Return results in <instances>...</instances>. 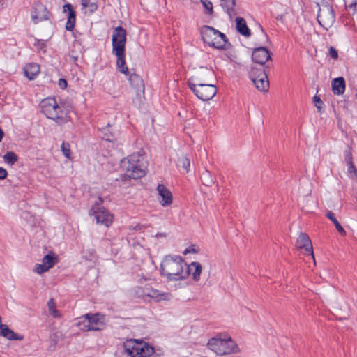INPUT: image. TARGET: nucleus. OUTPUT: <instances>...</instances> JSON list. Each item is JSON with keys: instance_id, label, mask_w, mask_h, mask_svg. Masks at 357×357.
Here are the masks:
<instances>
[{"instance_id": "nucleus-26", "label": "nucleus", "mask_w": 357, "mask_h": 357, "mask_svg": "<svg viewBox=\"0 0 357 357\" xmlns=\"http://www.w3.org/2000/svg\"><path fill=\"white\" fill-rule=\"evenodd\" d=\"M40 72V66L36 63H29L24 67L25 75L30 79H35Z\"/></svg>"}, {"instance_id": "nucleus-15", "label": "nucleus", "mask_w": 357, "mask_h": 357, "mask_svg": "<svg viewBox=\"0 0 357 357\" xmlns=\"http://www.w3.org/2000/svg\"><path fill=\"white\" fill-rule=\"evenodd\" d=\"M31 19L34 24H38L43 20H47L48 12L45 6L38 3L35 4L33 8L31 10Z\"/></svg>"}, {"instance_id": "nucleus-7", "label": "nucleus", "mask_w": 357, "mask_h": 357, "mask_svg": "<svg viewBox=\"0 0 357 357\" xmlns=\"http://www.w3.org/2000/svg\"><path fill=\"white\" fill-rule=\"evenodd\" d=\"M201 34L204 43L211 47L220 49L225 45V35L213 27L208 26H203L201 29Z\"/></svg>"}, {"instance_id": "nucleus-32", "label": "nucleus", "mask_w": 357, "mask_h": 357, "mask_svg": "<svg viewBox=\"0 0 357 357\" xmlns=\"http://www.w3.org/2000/svg\"><path fill=\"white\" fill-rule=\"evenodd\" d=\"M61 152L63 155L68 160H72V151L70 149V145L68 142H63L61 146Z\"/></svg>"}, {"instance_id": "nucleus-45", "label": "nucleus", "mask_w": 357, "mask_h": 357, "mask_svg": "<svg viewBox=\"0 0 357 357\" xmlns=\"http://www.w3.org/2000/svg\"><path fill=\"white\" fill-rule=\"evenodd\" d=\"M160 236H165V234H158V238L160 237Z\"/></svg>"}, {"instance_id": "nucleus-42", "label": "nucleus", "mask_w": 357, "mask_h": 357, "mask_svg": "<svg viewBox=\"0 0 357 357\" xmlns=\"http://www.w3.org/2000/svg\"><path fill=\"white\" fill-rule=\"evenodd\" d=\"M344 155L347 164L348 162H352V157L351 153L349 151H345Z\"/></svg>"}, {"instance_id": "nucleus-22", "label": "nucleus", "mask_w": 357, "mask_h": 357, "mask_svg": "<svg viewBox=\"0 0 357 357\" xmlns=\"http://www.w3.org/2000/svg\"><path fill=\"white\" fill-rule=\"evenodd\" d=\"M332 91L335 95H342L345 91V81L342 77L335 78L332 81Z\"/></svg>"}, {"instance_id": "nucleus-9", "label": "nucleus", "mask_w": 357, "mask_h": 357, "mask_svg": "<svg viewBox=\"0 0 357 357\" xmlns=\"http://www.w3.org/2000/svg\"><path fill=\"white\" fill-rule=\"evenodd\" d=\"M104 325V317L99 314H86L82 317H80L77 322L79 328L84 331H98L100 330Z\"/></svg>"}, {"instance_id": "nucleus-31", "label": "nucleus", "mask_w": 357, "mask_h": 357, "mask_svg": "<svg viewBox=\"0 0 357 357\" xmlns=\"http://www.w3.org/2000/svg\"><path fill=\"white\" fill-rule=\"evenodd\" d=\"M201 179L203 184L207 186H210L214 183L212 175L208 170H205L202 172Z\"/></svg>"}, {"instance_id": "nucleus-19", "label": "nucleus", "mask_w": 357, "mask_h": 357, "mask_svg": "<svg viewBox=\"0 0 357 357\" xmlns=\"http://www.w3.org/2000/svg\"><path fill=\"white\" fill-rule=\"evenodd\" d=\"M296 245L299 249L304 248L307 252L310 253L312 259L314 261L312 242L307 234L301 233L296 241Z\"/></svg>"}, {"instance_id": "nucleus-14", "label": "nucleus", "mask_w": 357, "mask_h": 357, "mask_svg": "<svg viewBox=\"0 0 357 357\" xmlns=\"http://www.w3.org/2000/svg\"><path fill=\"white\" fill-rule=\"evenodd\" d=\"M158 201L165 207H170L173 203V195L170 190L162 184L158 185Z\"/></svg>"}, {"instance_id": "nucleus-5", "label": "nucleus", "mask_w": 357, "mask_h": 357, "mask_svg": "<svg viewBox=\"0 0 357 357\" xmlns=\"http://www.w3.org/2000/svg\"><path fill=\"white\" fill-rule=\"evenodd\" d=\"M40 107L42 112L58 124H63L69 121L66 111L56 102L54 98L44 99L40 103Z\"/></svg>"}, {"instance_id": "nucleus-36", "label": "nucleus", "mask_w": 357, "mask_h": 357, "mask_svg": "<svg viewBox=\"0 0 357 357\" xmlns=\"http://www.w3.org/2000/svg\"><path fill=\"white\" fill-rule=\"evenodd\" d=\"M313 102H314L315 107H317V109H318V111L320 112L322 108V105H323V102L321 101L320 98L319 96H315L313 98Z\"/></svg>"}, {"instance_id": "nucleus-29", "label": "nucleus", "mask_w": 357, "mask_h": 357, "mask_svg": "<svg viewBox=\"0 0 357 357\" xmlns=\"http://www.w3.org/2000/svg\"><path fill=\"white\" fill-rule=\"evenodd\" d=\"M129 80L134 88L139 89L143 87V80L138 75L135 74L130 75Z\"/></svg>"}, {"instance_id": "nucleus-3", "label": "nucleus", "mask_w": 357, "mask_h": 357, "mask_svg": "<svg viewBox=\"0 0 357 357\" xmlns=\"http://www.w3.org/2000/svg\"><path fill=\"white\" fill-rule=\"evenodd\" d=\"M121 166L125 172V178L137 179L146 174L145 162L142 156L139 154H132L123 159Z\"/></svg>"}, {"instance_id": "nucleus-24", "label": "nucleus", "mask_w": 357, "mask_h": 357, "mask_svg": "<svg viewBox=\"0 0 357 357\" xmlns=\"http://www.w3.org/2000/svg\"><path fill=\"white\" fill-rule=\"evenodd\" d=\"M81 5L84 13L91 15L98 9L96 0H81Z\"/></svg>"}, {"instance_id": "nucleus-34", "label": "nucleus", "mask_w": 357, "mask_h": 357, "mask_svg": "<svg viewBox=\"0 0 357 357\" xmlns=\"http://www.w3.org/2000/svg\"><path fill=\"white\" fill-rule=\"evenodd\" d=\"M172 298V295L169 292L159 293L158 291V302L162 301H170Z\"/></svg>"}, {"instance_id": "nucleus-4", "label": "nucleus", "mask_w": 357, "mask_h": 357, "mask_svg": "<svg viewBox=\"0 0 357 357\" xmlns=\"http://www.w3.org/2000/svg\"><path fill=\"white\" fill-rule=\"evenodd\" d=\"M207 347L218 356H226L239 352L238 345L230 337H222L221 335H217L208 340Z\"/></svg>"}, {"instance_id": "nucleus-46", "label": "nucleus", "mask_w": 357, "mask_h": 357, "mask_svg": "<svg viewBox=\"0 0 357 357\" xmlns=\"http://www.w3.org/2000/svg\"><path fill=\"white\" fill-rule=\"evenodd\" d=\"M73 59H74V61H76L77 58L76 57H73Z\"/></svg>"}, {"instance_id": "nucleus-2", "label": "nucleus", "mask_w": 357, "mask_h": 357, "mask_svg": "<svg viewBox=\"0 0 357 357\" xmlns=\"http://www.w3.org/2000/svg\"><path fill=\"white\" fill-rule=\"evenodd\" d=\"M112 53L116 56L118 70L126 76H129L128 68L126 65L125 51L126 31L121 26L115 28L112 36Z\"/></svg>"}, {"instance_id": "nucleus-16", "label": "nucleus", "mask_w": 357, "mask_h": 357, "mask_svg": "<svg viewBox=\"0 0 357 357\" xmlns=\"http://www.w3.org/2000/svg\"><path fill=\"white\" fill-rule=\"evenodd\" d=\"M252 61L261 66L271 59L269 51L263 47L255 48L252 54Z\"/></svg>"}, {"instance_id": "nucleus-33", "label": "nucleus", "mask_w": 357, "mask_h": 357, "mask_svg": "<svg viewBox=\"0 0 357 357\" xmlns=\"http://www.w3.org/2000/svg\"><path fill=\"white\" fill-rule=\"evenodd\" d=\"M3 160L5 162L12 165L17 161L18 157L14 152L10 151L3 155Z\"/></svg>"}, {"instance_id": "nucleus-8", "label": "nucleus", "mask_w": 357, "mask_h": 357, "mask_svg": "<svg viewBox=\"0 0 357 357\" xmlns=\"http://www.w3.org/2000/svg\"><path fill=\"white\" fill-rule=\"evenodd\" d=\"M188 86L195 95L203 101L211 100L217 93L216 86L213 84L194 83L191 80H189Z\"/></svg>"}, {"instance_id": "nucleus-18", "label": "nucleus", "mask_w": 357, "mask_h": 357, "mask_svg": "<svg viewBox=\"0 0 357 357\" xmlns=\"http://www.w3.org/2000/svg\"><path fill=\"white\" fill-rule=\"evenodd\" d=\"M214 77V73L212 70L207 68H200L196 73L195 77L190 79L196 81L197 83H208Z\"/></svg>"}, {"instance_id": "nucleus-25", "label": "nucleus", "mask_w": 357, "mask_h": 357, "mask_svg": "<svg viewBox=\"0 0 357 357\" xmlns=\"http://www.w3.org/2000/svg\"><path fill=\"white\" fill-rule=\"evenodd\" d=\"M0 335L8 339V340H22L13 331L10 329L7 325H1Z\"/></svg>"}, {"instance_id": "nucleus-38", "label": "nucleus", "mask_w": 357, "mask_h": 357, "mask_svg": "<svg viewBox=\"0 0 357 357\" xmlns=\"http://www.w3.org/2000/svg\"><path fill=\"white\" fill-rule=\"evenodd\" d=\"M329 55L333 59H337L338 58L337 51L332 46L329 47Z\"/></svg>"}, {"instance_id": "nucleus-37", "label": "nucleus", "mask_w": 357, "mask_h": 357, "mask_svg": "<svg viewBox=\"0 0 357 357\" xmlns=\"http://www.w3.org/2000/svg\"><path fill=\"white\" fill-rule=\"evenodd\" d=\"M347 7L352 10V15H357V1H354Z\"/></svg>"}, {"instance_id": "nucleus-21", "label": "nucleus", "mask_w": 357, "mask_h": 357, "mask_svg": "<svg viewBox=\"0 0 357 357\" xmlns=\"http://www.w3.org/2000/svg\"><path fill=\"white\" fill-rule=\"evenodd\" d=\"M236 1V0H221V6L227 12L230 19L238 13Z\"/></svg>"}, {"instance_id": "nucleus-27", "label": "nucleus", "mask_w": 357, "mask_h": 357, "mask_svg": "<svg viewBox=\"0 0 357 357\" xmlns=\"http://www.w3.org/2000/svg\"><path fill=\"white\" fill-rule=\"evenodd\" d=\"M176 165L178 167L183 169V170H185V172H188L190 171V159L183 153L178 155V160L176 162Z\"/></svg>"}, {"instance_id": "nucleus-35", "label": "nucleus", "mask_w": 357, "mask_h": 357, "mask_svg": "<svg viewBox=\"0 0 357 357\" xmlns=\"http://www.w3.org/2000/svg\"><path fill=\"white\" fill-rule=\"evenodd\" d=\"M203 6L207 10L208 14H211L213 13V3L209 0H200Z\"/></svg>"}, {"instance_id": "nucleus-11", "label": "nucleus", "mask_w": 357, "mask_h": 357, "mask_svg": "<svg viewBox=\"0 0 357 357\" xmlns=\"http://www.w3.org/2000/svg\"><path fill=\"white\" fill-rule=\"evenodd\" d=\"M103 202L101 197H98L95 205L91 209V215H94L96 223L109 227L114 220V216L106 208L99 205Z\"/></svg>"}, {"instance_id": "nucleus-44", "label": "nucleus", "mask_w": 357, "mask_h": 357, "mask_svg": "<svg viewBox=\"0 0 357 357\" xmlns=\"http://www.w3.org/2000/svg\"><path fill=\"white\" fill-rule=\"evenodd\" d=\"M347 165L349 167H348V170H349V172H351L355 170V167H354V165L353 162H348Z\"/></svg>"}, {"instance_id": "nucleus-12", "label": "nucleus", "mask_w": 357, "mask_h": 357, "mask_svg": "<svg viewBox=\"0 0 357 357\" xmlns=\"http://www.w3.org/2000/svg\"><path fill=\"white\" fill-rule=\"evenodd\" d=\"M335 20V15L333 8L328 3L323 4L319 8L317 21L319 24L326 30L331 28Z\"/></svg>"}, {"instance_id": "nucleus-41", "label": "nucleus", "mask_w": 357, "mask_h": 357, "mask_svg": "<svg viewBox=\"0 0 357 357\" xmlns=\"http://www.w3.org/2000/svg\"><path fill=\"white\" fill-rule=\"evenodd\" d=\"M59 86L61 89H64L67 86V82L64 79H60L58 82Z\"/></svg>"}, {"instance_id": "nucleus-13", "label": "nucleus", "mask_w": 357, "mask_h": 357, "mask_svg": "<svg viewBox=\"0 0 357 357\" xmlns=\"http://www.w3.org/2000/svg\"><path fill=\"white\" fill-rule=\"evenodd\" d=\"M58 262L57 255L53 252H50L43 257L41 264H36L34 267V271L38 274H41L48 271Z\"/></svg>"}, {"instance_id": "nucleus-10", "label": "nucleus", "mask_w": 357, "mask_h": 357, "mask_svg": "<svg viewBox=\"0 0 357 357\" xmlns=\"http://www.w3.org/2000/svg\"><path fill=\"white\" fill-rule=\"evenodd\" d=\"M249 77L257 89L262 92L268 91L269 81L263 67L259 68L252 67L249 72Z\"/></svg>"}, {"instance_id": "nucleus-6", "label": "nucleus", "mask_w": 357, "mask_h": 357, "mask_svg": "<svg viewBox=\"0 0 357 357\" xmlns=\"http://www.w3.org/2000/svg\"><path fill=\"white\" fill-rule=\"evenodd\" d=\"M126 353L131 357H149L153 353V348L137 340H129L123 344Z\"/></svg>"}, {"instance_id": "nucleus-28", "label": "nucleus", "mask_w": 357, "mask_h": 357, "mask_svg": "<svg viewBox=\"0 0 357 357\" xmlns=\"http://www.w3.org/2000/svg\"><path fill=\"white\" fill-rule=\"evenodd\" d=\"M49 314L54 318H60L61 317L59 311L56 308V304L53 299H50L47 303Z\"/></svg>"}, {"instance_id": "nucleus-30", "label": "nucleus", "mask_w": 357, "mask_h": 357, "mask_svg": "<svg viewBox=\"0 0 357 357\" xmlns=\"http://www.w3.org/2000/svg\"><path fill=\"white\" fill-rule=\"evenodd\" d=\"M326 216L328 219H330L333 222V224L335 226V228L337 229V230L338 231L339 233H340L342 235H344L346 234L344 229L341 226V225L337 221V220L335 218L334 214L332 212H331V211L328 212L326 213Z\"/></svg>"}, {"instance_id": "nucleus-1", "label": "nucleus", "mask_w": 357, "mask_h": 357, "mask_svg": "<svg viewBox=\"0 0 357 357\" xmlns=\"http://www.w3.org/2000/svg\"><path fill=\"white\" fill-rule=\"evenodd\" d=\"M185 261L178 255H166L160 262V274L167 281L186 280Z\"/></svg>"}, {"instance_id": "nucleus-23", "label": "nucleus", "mask_w": 357, "mask_h": 357, "mask_svg": "<svg viewBox=\"0 0 357 357\" xmlns=\"http://www.w3.org/2000/svg\"><path fill=\"white\" fill-rule=\"evenodd\" d=\"M236 27L238 33L241 35L249 37L251 35L250 30L247 26L245 20L241 17L236 18Z\"/></svg>"}, {"instance_id": "nucleus-20", "label": "nucleus", "mask_w": 357, "mask_h": 357, "mask_svg": "<svg viewBox=\"0 0 357 357\" xmlns=\"http://www.w3.org/2000/svg\"><path fill=\"white\" fill-rule=\"evenodd\" d=\"M64 13H68V20L66 24V29L68 31H72L75 26L76 17L75 12L74 11L72 5L66 3L63 6Z\"/></svg>"}, {"instance_id": "nucleus-39", "label": "nucleus", "mask_w": 357, "mask_h": 357, "mask_svg": "<svg viewBox=\"0 0 357 357\" xmlns=\"http://www.w3.org/2000/svg\"><path fill=\"white\" fill-rule=\"evenodd\" d=\"M197 250L194 245L189 246L183 251V255H186L190 253H197Z\"/></svg>"}, {"instance_id": "nucleus-40", "label": "nucleus", "mask_w": 357, "mask_h": 357, "mask_svg": "<svg viewBox=\"0 0 357 357\" xmlns=\"http://www.w3.org/2000/svg\"><path fill=\"white\" fill-rule=\"evenodd\" d=\"M34 45L38 47V49L43 50L45 47V42L43 40H36Z\"/></svg>"}, {"instance_id": "nucleus-17", "label": "nucleus", "mask_w": 357, "mask_h": 357, "mask_svg": "<svg viewBox=\"0 0 357 357\" xmlns=\"http://www.w3.org/2000/svg\"><path fill=\"white\" fill-rule=\"evenodd\" d=\"M186 279L190 275L192 281L197 282L200 280L202 266L200 263L192 261L189 265L185 263Z\"/></svg>"}, {"instance_id": "nucleus-43", "label": "nucleus", "mask_w": 357, "mask_h": 357, "mask_svg": "<svg viewBox=\"0 0 357 357\" xmlns=\"http://www.w3.org/2000/svg\"><path fill=\"white\" fill-rule=\"evenodd\" d=\"M7 171L3 168L0 167V179H4L7 176Z\"/></svg>"}]
</instances>
